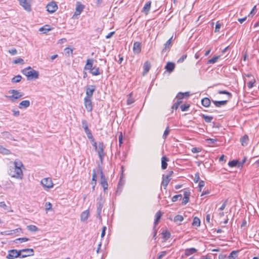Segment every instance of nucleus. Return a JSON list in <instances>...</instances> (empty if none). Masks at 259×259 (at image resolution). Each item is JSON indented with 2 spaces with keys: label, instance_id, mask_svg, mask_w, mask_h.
Returning <instances> with one entry per match:
<instances>
[{
  "label": "nucleus",
  "instance_id": "nucleus-1",
  "mask_svg": "<svg viewBox=\"0 0 259 259\" xmlns=\"http://www.w3.org/2000/svg\"><path fill=\"white\" fill-rule=\"evenodd\" d=\"M33 255V250L32 249H23L19 251L16 249H11L9 250L8 254L6 257L8 259H14L18 257L24 258Z\"/></svg>",
  "mask_w": 259,
  "mask_h": 259
},
{
  "label": "nucleus",
  "instance_id": "nucleus-2",
  "mask_svg": "<svg viewBox=\"0 0 259 259\" xmlns=\"http://www.w3.org/2000/svg\"><path fill=\"white\" fill-rule=\"evenodd\" d=\"M14 166L9 169V174L13 178L22 179L23 176V172L21 168L23 166L20 161H15L14 162Z\"/></svg>",
  "mask_w": 259,
  "mask_h": 259
},
{
  "label": "nucleus",
  "instance_id": "nucleus-3",
  "mask_svg": "<svg viewBox=\"0 0 259 259\" xmlns=\"http://www.w3.org/2000/svg\"><path fill=\"white\" fill-rule=\"evenodd\" d=\"M22 73L27 77L28 80L38 78V72L32 69L30 67L24 68L22 71Z\"/></svg>",
  "mask_w": 259,
  "mask_h": 259
},
{
  "label": "nucleus",
  "instance_id": "nucleus-4",
  "mask_svg": "<svg viewBox=\"0 0 259 259\" xmlns=\"http://www.w3.org/2000/svg\"><path fill=\"white\" fill-rule=\"evenodd\" d=\"M98 168H99V171H100V173L101 175L100 184L101 185L102 187H103L104 192H105L108 189V186L107 180L105 178V177L103 174L101 166L99 165Z\"/></svg>",
  "mask_w": 259,
  "mask_h": 259
},
{
  "label": "nucleus",
  "instance_id": "nucleus-5",
  "mask_svg": "<svg viewBox=\"0 0 259 259\" xmlns=\"http://www.w3.org/2000/svg\"><path fill=\"white\" fill-rule=\"evenodd\" d=\"M40 184L42 186L45 190H48L53 188L54 184L51 178H45L42 179L40 181Z\"/></svg>",
  "mask_w": 259,
  "mask_h": 259
},
{
  "label": "nucleus",
  "instance_id": "nucleus-6",
  "mask_svg": "<svg viewBox=\"0 0 259 259\" xmlns=\"http://www.w3.org/2000/svg\"><path fill=\"white\" fill-rule=\"evenodd\" d=\"M104 203V200L100 197L97 198V217L99 219L101 220V211Z\"/></svg>",
  "mask_w": 259,
  "mask_h": 259
},
{
  "label": "nucleus",
  "instance_id": "nucleus-7",
  "mask_svg": "<svg viewBox=\"0 0 259 259\" xmlns=\"http://www.w3.org/2000/svg\"><path fill=\"white\" fill-rule=\"evenodd\" d=\"M104 148L105 146L103 143L99 142L97 150H96V151L98 153L101 163H103V158L105 155V153H104Z\"/></svg>",
  "mask_w": 259,
  "mask_h": 259
},
{
  "label": "nucleus",
  "instance_id": "nucleus-8",
  "mask_svg": "<svg viewBox=\"0 0 259 259\" xmlns=\"http://www.w3.org/2000/svg\"><path fill=\"white\" fill-rule=\"evenodd\" d=\"M9 93H12V95L11 96H7V97L12 101H14V99H19L24 96L23 93L20 92L19 91L16 90H10Z\"/></svg>",
  "mask_w": 259,
  "mask_h": 259
},
{
  "label": "nucleus",
  "instance_id": "nucleus-9",
  "mask_svg": "<svg viewBox=\"0 0 259 259\" xmlns=\"http://www.w3.org/2000/svg\"><path fill=\"white\" fill-rule=\"evenodd\" d=\"M20 5L27 11H31V0H18Z\"/></svg>",
  "mask_w": 259,
  "mask_h": 259
},
{
  "label": "nucleus",
  "instance_id": "nucleus-10",
  "mask_svg": "<svg viewBox=\"0 0 259 259\" xmlns=\"http://www.w3.org/2000/svg\"><path fill=\"white\" fill-rule=\"evenodd\" d=\"M84 104L85 109L88 112H91L93 110V103L91 98L85 97L84 98Z\"/></svg>",
  "mask_w": 259,
  "mask_h": 259
},
{
  "label": "nucleus",
  "instance_id": "nucleus-11",
  "mask_svg": "<svg viewBox=\"0 0 259 259\" xmlns=\"http://www.w3.org/2000/svg\"><path fill=\"white\" fill-rule=\"evenodd\" d=\"M96 87L95 85H88L86 87V95L85 97L91 98L93 96L94 92L95 91Z\"/></svg>",
  "mask_w": 259,
  "mask_h": 259
},
{
  "label": "nucleus",
  "instance_id": "nucleus-12",
  "mask_svg": "<svg viewBox=\"0 0 259 259\" xmlns=\"http://www.w3.org/2000/svg\"><path fill=\"white\" fill-rule=\"evenodd\" d=\"M172 36L164 44V47L162 50V53H164L166 52H168L172 45Z\"/></svg>",
  "mask_w": 259,
  "mask_h": 259
},
{
  "label": "nucleus",
  "instance_id": "nucleus-13",
  "mask_svg": "<svg viewBox=\"0 0 259 259\" xmlns=\"http://www.w3.org/2000/svg\"><path fill=\"white\" fill-rule=\"evenodd\" d=\"M47 11L50 13H53L58 9V6L55 2H51L47 6Z\"/></svg>",
  "mask_w": 259,
  "mask_h": 259
},
{
  "label": "nucleus",
  "instance_id": "nucleus-14",
  "mask_svg": "<svg viewBox=\"0 0 259 259\" xmlns=\"http://www.w3.org/2000/svg\"><path fill=\"white\" fill-rule=\"evenodd\" d=\"M141 51V43L135 42L133 45V52L135 54H139Z\"/></svg>",
  "mask_w": 259,
  "mask_h": 259
},
{
  "label": "nucleus",
  "instance_id": "nucleus-15",
  "mask_svg": "<svg viewBox=\"0 0 259 259\" xmlns=\"http://www.w3.org/2000/svg\"><path fill=\"white\" fill-rule=\"evenodd\" d=\"M90 73L94 76H97L102 73V70H100L99 68L96 66L93 67L90 70Z\"/></svg>",
  "mask_w": 259,
  "mask_h": 259
},
{
  "label": "nucleus",
  "instance_id": "nucleus-16",
  "mask_svg": "<svg viewBox=\"0 0 259 259\" xmlns=\"http://www.w3.org/2000/svg\"><path fill=\"white\" fill-rule=\"evenodd\" d=\"M93 63H94V59H87L86 64L84 67V69L90 70V69H91L93 67Z\"/></svg>",
  "mask_w": 259,
  "mask_h": 259
},
{
  "label": "nucleus",
  "instance_id": "nucleus-17",
  "mask_svg": "<svg viewBox=\"0 0 259 259\" xmlns=\"http://www.w3.org/2000/svg\"><path fill=\"white\" fill-rule=\"evenodd\" d=\"M30 104L29 100H23L19 103L18 107L20 109H26L30 106Z\"/></svg>",
  "mask_w": 259,
  "mask_h": 259
},
{
  "label": "nucleus",
  "instance_id": "nucleus-18",
  "mask_svg": "<svg viewBox=\"0 0 259 259\" xmlns=\"http://www.w3.org/2000/svg\"><path fill=\"white\" fill-rule=\"evenodd\" d=\"M151 2L148 1L144 5L142 12H144L146 15H147L149 13L151 8Z\"/></svg>",
  "mask_w": 259,
  "mask_h": 259
},
{
  "label": "nucleus",
  "instance_id": "nucleus-19",
  "mask_svg": "<svg viewBox=\"0 0 259 259\" xmlns=\"http://www.w3.org/2000/svg\"><path fill=\"white\" fill-rule=\"evenodd\" d=\"M227 100H224V101H215V100H212V102L215 105V106L217 107H221L222 106H224L227 104L228 102Z\"/></svg>",
  "mask_w": 259,
  "mask_h": 259
},
{
  "label": "nucleus",
  "instance_id": "nucleus-20",
  "mask_svg": "<svg viewBox=\"0 0 259 259\" xmlns=\"http://www.w3.org/2000/svg\"><path fill=\"white\" fill-rule=\"evenodd\" d=\"M175 68V64L172 62H168L165 66V69L168 72H171Z\"/></svg>",
  "mask_w": 259,
  "mask_h": 259
},
{
  "label": "nucleus",
  "instance_id": "nucleus-21",
  "mask_svg": "<svg viewBox=\"0 0 259 259\" xmlns=\"http://www.w3.org/2000/svg\"><path fill=\"white\" fill-rule=\"evenodd\" d=\"M84 9V6L78 3L75 9L74 15H79Z\"/></svg>",
  "mask_w": 259,
  "mask_h": 259
},
{
  "label": "nucleus",
  "instance_id": "nucleus-22",
  "mask_svg": "<svg viewBox=\"0 0 259 259\" xmlns=\"http://www.w3.org/2000/svg\"><path fill=\"white\" fill-rule=\"evenodd\" d=\"M89 213H90L89 210L88 209L83 211L81 213V215H80L81 221H82V222L85 221L88 219V217L89 216Z\"/></svg>",
  "mask_w": 259,
  "mask_h": 259
},
{
  "label": "nucleus",
  "instance_id": "nucleus-23",
  "mask_svg": "<svg viewBox=\"0 0 259 259\" xmlns=\"http://www.w3.org/2000/svg\"><path fill=\"white\" fill-rule=\"evenodd\" d=\"M150 68H151L150 62H149L148 61H146L144 63V65H143V69H144L143 74H145L149 72Z\"/></svg>",
  "mask_w": 259,
  "mask_h": 259
},
{
  "label": "nucleus",
  "instance_id": "nucleus-24",
  "mask_svg": "<svg viewBox=\"0 0 259 259\" xmlns=\"http://www.w3.org/2000/svg\"><path fill=\"white\" fill-rule=\"evenodd\" d=\"M169 160L168 158L165 156H163L161 158V168L162 169H165L167 168V162Z\"/></svg>",
  "mask_w": 259,
  "mask_h": 259
},
{
  "label": "nucleus",
  "instance_id": "nucleus-25",
  "mask_svg": "<svg viewBox=\"0 0 259 259\" xmlns=\"http://www.w3.org/2000/svg\"><path fill=\"white\" fill-rule=\"evenodd\" d=\"M162 216V213L160 211H158L156 212L155 214V219L154 222V229L155 228L156 226L158 224L161 217Z\"/></svg>",
  "mask_w": 259,
  "mask_h": 259
},
{
  "label": "nucleus",
  "instance_id": "nucleus-26",
  "mask_svg": "<svg viewBox=\"0 0 259 259\" xmlns=\"http://www.w3.org/2000/svg\"><path fill=\"white\" fill-rule=\"evenodd\" d=\"M211 103L210 100L208 98H204L201 100V104L205 107H208L210 106Z\"/></svg>",
  "mask_w": 259,
  "mask_h": 259
},
{
  "label": "nucleus",
  "instance_id": "nucleus-27",
  "mask_svg": "<svg viewBox=\"0 0 259 259\" xmlns=\"http://www.w3.org/2000/svg\"><path fill=\"white\" fill-rule=\"evenodd\" d=\"M197 251V250L195 248H187L185 250V254L186 256H189Z\"/></svg>",
  "mask_w": 259,
  "mask_h": 259
},
{
  "label": "nucleus",
  "instance_id": "nucleus-28",
  "mask_svg": "<svg viewBox=\"0 0 259 259\" xmlns=\"http://www.w3.org/2000/svg\"><path fill=\"white\" fill-rule=\"evenodd\" d=\"M170 180V179L168 177L163 176L161 185L163 186L164 189H165L166 188Z\"/></svg>",
  "mask_w": 259,
  "mask_h": 259
},
{
  "label": "nucleus",
  "instance_id": "nucleus-29",
  "mask_svg": "<svg viewBox=\"0 0 259 259\" xmlns=\"http://www.w3.org/2000/svg\"><path fill=\"white\" fill-rule=\"evenodd\" d=\"M2 135L4 138L8 139L11 140H14L12 135L9 132H4L2 133Z\"/></svg>",
  "mask_w": 259,
  "mask_h": 259
},
{
  "label": "nucleus",
  "instance_id": "nucleus-30",
  "mask_svg": "<svg viewBox=\"0 0 259 259\" xmlns=\"http://www.w3.org/2000/svg\"><path fill=\"white\" fill-rule=\"evenodd\" d=\"M200 116L202 117V118L205 120V121L207 123H210L212 121L213 119V117L211 116L206 115L204 114H201Z\"/></svg>",
  "mask_w": 259,
  "mask_h": 259
},
{
  "label": "nucleus",
  "instance_id": "nucleus-31",
  "mask_svg": "<svg viewBox=\"0 0 259 259\" xmlns=\"http://www.w3.org/2000/svg\"><path fill=\"white\" fill-rule=\"evenodd\" d=\"M93 177H92V181L91 184L93 185V189H94L95 185L96 184V181H97V174L96 171L94 169L93 170Z\"/></svg>",
  "mask_w": 259,
  "mask_h": 259
},
{
  "label": "nucleus",
  "instance_id": "nucleus-32",
  "mask_svg": "<svg viewBox=\"0 0 259 259\" xmlns=\"http://www.w3.org/2000/svg\"><path fill=\"white\" fill-rule=\"evenodd\" d=\"M81 124H82V127L84 129L85 133L90 131V129L89 128L88 123L86 120H85V119L82 120Z\"/></svg>",
  "mask_w": 259,
  "mask_h": 259
},
{
  "label": "nucleus",
  "instance_id": "nucleus-33",
  "mask_svg": "<svg viewBox=\"0 0 259 259\" xmlns=\"http://www.w3.org/2000/svg\"><path fill=\"white\" fill-rule=\"evenodd\" d=\"M238 251H232L228 256L227 259H235L237 257Z\"/></svg>",
  "mask_w": 259,
  "mask_h": 259
},
{
  "label": "nucleus",
  "instance_id": "nucleus-34",
  "mask_svg": "<svg viewBox=\"0 0 259 259\" xmlns=\"http://www.w3.org/2000/svg\"><path fill=\"white\" fill-rule=\"evenodd\" d=\"M248 141V138L247 135H244L241 138L240 141L242 146H245L247 145Z\"/></svg>",
  "mask_w": 259,
  "mask_h": 259
},
{
  "label": "nucleus",
  "instance_id": "nucleus-35",
  "mask_svg": "<svg viewBox=\"0 0 259 259\" xmlns=\"http://www.w3.org/2000/svg\"><path fill=\"white\" fill-rule=\"evenodd\" d=\"M218 93L219 94H225L227 95L228 99H230L232 98V94L227 91H223V90H219L218 91Z\"/></svg>",
  "mask_w": 259,
  "mask_h": 259
},
{
  "label": "nucleus",
  "instance_id": "nucleus-36",
  "mask_svg": "<svg viewBox=\"0 0 259 259\" xmlns=\"http://www.w3.org/2000/svg\"><path fill=\"white\" fill-rule=\"evenodd\" d=\"M27 229L31 232H36L38 231V228L35 225H28L27 226Z\"/></svg>",
  "mask_w": 259,
  "mask_h": 259
},
{
  "label": "nucleus",
  "instance_id": "nucleus-37",
  "mask_svg": "<svg viewBox=\"0 0 259 259\" xmlns=\"http://www.w3.org/2000/svg\"><path fill=\"white\" fill-rule=\"evenodd\" d=\"M192 225L194 226H199L200 225V219L197 217H194L192 222Z\"/></svg>",
  "mask_w": 259,
  "mask_h": 259
},
{
  "label": "nucleus",
  "instance_id": "nucleus-38",
  "mask_svg": "<svg viewBox=\"0 0 259 259\" xmlns=\"http://www.w3.org/2000/svg\"><path fill=\"white\" fill-rule=\"evenodd\" d=\"M0 153L8 155L10 153V151L0 145Z\"/></svg>",
  "mask_w": 259,
  "mask_h": 259
},
{
  "label": "nucleus",
  "instance_id": "nucleus-39",
  "mask_svg": "<svg viewBox=\"0 0 259 259\" xmlns=\"http://www.w3.org/2000/svg\"><path fill=\"white\" fill-rule=\"evenodd\" d=\"M255 83V79H254V77H253L251 80L249 81L247 83V87L249 88V89H251L253 87H254V83Z\"/></svg>",
  "mask_w": 259,
  "mask_h": 259
},
{
  "label": "nucleus",
  "instance_id": "nucleus-40",
  "mask_svg": "<svg viewBox=\"0 0 259 259\" xmlns=\"http://www.w3.org/2000/svg\"><path fill=\"white\" fill-rule=\"evenodd\" d=\"M21 79H22L21 76L20 75H18L14 76L13 78H12V82L13 83H17V82H20L21 81Z\"/></svg>",
  "mask_w": 259,
  "mask_h": 259
},
{
  "label": "nucleus",
  "instance_id": "nucleus-41",
  "mask_svg": "<svg viewBox=\"0 0 259 259\" xmlns=\"http://www.w3.org/2000/svg\"><path fill=\"white\" fill-rule=\"evenodd\" d=\"M128 99L127 100V105H131L132 104H133L134 102H135V100L134 99L132 98V93H130L128 96Z\"/></svg>",
  "mask_w": 259,
  "mask_h": 259
},
{
  "label": "nucleus",
  "instance_id": "nucleus-42",
  "mask_svg": "<svg viewBox=\"0 0 259 259\" xmlns=\"http://www.w3.org/2000/svg\"><path fill=\"white\" fill-rule=\"evenodd\" d=\"M162 234L163 235V238L165 240L168 239L170 237V234L169 232H167V231H163L162 232Z\"/></svg>",
  "mask_w": 259,
  "mask_h": 259
},
{
  "label": "nucleus",
  "instance_id": "nucleus-43",
  "mask_svg": "<svg viewBox=\"0 0 259 259\" xmlns=\"http://www.w3.org/2000/svg\"><path fill=\"white\" fill-rule=\"evenodd\" d=\"M169 132H170L169 127V126H167L165 130L164 131V133L162 136V138L163 139L165 140L166 139L167 136L169 135Z\"/></svg>",
  "mask_w": 259,
  "mask_h": 259
},
{
  "label": "nucleus",
  "instance_id": "nucleus-44",
  "mask_svg": "<svg viewBox=\"0 0 259 259\" xmlns=\"http://www.w3.org/2000/svg\"><path fill=\"white\" fill-rule=\"evenodd\" d=\"M184 220V218L182 215L178 214L176 215L174 218V222H182Z\"/></svg>",
  "mask_w": 259,
  "mask_h": 259
},
{
  "label": "nucleus",
  "instance_id": "nucleus-45",
  "mask_svg": "<svg viewBox=\"0 0 259 259\" xmlns=\"http://www.w3.org/2000/svg\"><path fill=\"white\" fill-rule=\"evenodd\" d=\"M219 58V56H215L212 57L211 59L208 60L207 63L208 64H213L215 63L218 59Z\"/></svg>",
  "mask_w": 259,
  "mask_h": 259
},
{
  "label": "nucleus",
  "instance_id": "nucleus-46",
  "mask_svg": "<svg viewBox=\"0 0 259 259\" xmlns=\"http://www.w3.org/2000/svg\"><path fill=\"white\" fill-rule=\"evenodd\" d=\"M190 107V104H185L181 106V109L182 111H187Z\"/></svg>",
  "mask_w": 259,
  "mask_h": 259
},
{
  "label": "nucleus",
  "instance_id": "nucleus-47",
  "mask_svg": "<svg viewBox=\"0 0 259 259\" xmlns=\"http://www.w3.org/2000/svg\"><path fill=\"white\" fill-rule=\"evenodd\" d=\"M19 230H20V228H18L15 230H11L9 231H6L5 234L6 235H12V234L15 233L16 232H19Z\"/></svg>",
  "mask_w": 259,
  "mask_h": 259
},
{
  "label": "nucleus",
  "instance_id": "nucleus-48",
  "mask_svg": "<svg viewBox=\"0 0 259 259\" xmlns=\"http://www.w3.org/2000/svg\"><path fill=\"white\" fill-rule=\"evenodd\" d=\"M238 163V161L237 160H232L229 162L228 165L230 167H235L236 166Z\"/></svg>",
  "mask_w": 259,
  "mask_h": 259
},
{
  "label": "nucleus",
  "instance_id": "nucleus-49",
  "mask_svg": "<svg viewBox=\"0 0 259 259\" xmlns=\"http://www.w3.org/2000/svg\"><path fill=\"white\" fill-rule=\"evenodd\" d=\"M85 134L87 135V137L89 139L91 140V141H93L95 139L92 135V134L91 133V131L90 130L88 132H85Z\"/></svg>",
  "mask_w": 259,
  "mask_h": 259
},
{
  "label": "nucleus",
  "instance_id": "nucleus-50",
  "mask_svg": "<svg viewBox=\"0 0 259 259\" xmlns=\"http://www.w3.org/2000/svg\"><path fill=\"white\" fill-rule=\"evenodd\" d=\"M182 197V195L181 194H178L175 195L172 197L171 200L172 202H176L178 199H181Z\"/></svg>",
  "mask_w": 259,
  "mask_h": 259
},
{
  "label": "nucleus",
  "instance_id": "nucleus-51",
  "mask_svg": "<svg viewBox=\"0 0 259 259\" xmlns=\"http://www.w3.org/2000/svg\"><path fill=\"white\" fill-rule=\"evenodd\" d=\"M187 57V54L183 55L178 60V63H181L184 62Z\"/></svg>",
  "mask_w": 259,
  "mask_h": 259
},
{
  "label": "nucleus",
  "instance_id": "nucleus-52",
  "mask_svg": "<svg viewBox=\"0 0 259 259\" xmlns=\"http://www.w3.org/2000/svg\"><path fill=\"white\" fill-rule=\"evenodd\" d=\"M13 63L15 64H18V63L24 64V60L22 58H18V59L14 60Z\"/></svg>",
  "mask_w": 259,
  "mask_h": 259
},
{
  "label": "nucleus",
  "instance_id": "nucleus-53",
  "mask_svg": "<svg viewBox=\"0 0 259 259\" xmlns=\"http://www.w3.org/2000/svg\"><path fill=\"white\" fill-rule=\"evenodd\" d=\"M189 201V198L187 196H184L182 202V205H186Z\"/></svg>",
  "mask_w": 259,
  "mask_h": 259
},
{
  "label": "nucleus",
  "instance_id": "nucleus-54",
  "mask_svg": "<svg viewBox=\"0 0 259 259\" xmlns=\"http://www.w3.org/2000/svg\"><path fill=\"white\" fill-rule=\"evenodd\" d=\"M0 207L3 208L5 210L8 211V207L4 201L0 202Z\"/></svg>",
  "mask_w": 259,
  "mask_h": 259
},
{
  "label": "nucleus",
  "instance_id": "nucleus-55",
  "mask_svg": "<svg viewBox=\"0 0 259 259\" xmlns=\"http://www.w3.org/2000/svg\"><path fill=\"white\" fill-rule=\"evenodd\" d=\"M227 202H228V200H227V199H226V200L223 202V204L222 205V206L219 208V210H223L225 208V207H226V205H227Z\"/></svg>",
  "mask_w": 259,
  "mask_h": 259
},
{
  "label": "nucleus",
  "instance_id": "nucleus-56",
  "mask_svg": "<svg viewBox=\"0 0 259 259\" xmlns=\"http://www.w3.org/2000/svg\"><path fill=\"white\" fill-rule=\"evenodd\" d=\"M176 98L179 100H182V99H183L184 98V94H183V93H181V92L177 94Z\"/></svg>",
  "mask_w": 259,
  "mask_h": 259
},
{
  "label": "nucleus",
  "instance_id": "nucleus-57",
  "mask_svg": "<svg viewBox=\"0 0 259 259\" xmlns=\"http://www.w3.org/2000/svg\"><path fill=\"white\" fill-rule=\"evenodd\" d=\"M166 253L165 251L161 252L160 254L157 256V259H162V257L166 254Z\"/></svg>",
  "mask_w": 259,
  "mask_h": 259
},
{
  "label": "nucleus",
  "instance_id": "nucleus-58",
  "mask_svg": "<svg viewBox=\"0 0 259 259\" xmlns=\"http://www.w3.org/2000/svg\"><path fill=\"white\" fill-rule=\"evenodd\" d=\"M45 206H46V210L47 211H48L49 210L51 209L52 205L50 202H48L46 203Z\"/></svg>",
  "mask_w": 259,
  "mask_h": 259
},
{
  "label": "nucleus",
  "instance_id": "nucleus-59",
  "mask_svg": "<svg viewBox=\"0 0 259 259\" xmlns=\"http://www.w3.org/2000/svg\"><path fill=\"white\" fill-rule=\"evenodd\" d=\"M221 26V24L220 23H219V22H218L215 25L214 32H219Z\"/></svg>",
  "mask_w": 259,
  "mask_h": 259
},
{
  "label": "nucleus",
  "instance_id": "nucleus-60",
  "mask_svg": "<svg viewBox=\"0 0 259 259\" xmlns=\"http://www.w3.org/2000/svg\"><path fill=\"white\" fill-rule=\"evenodd\" d=\"M204 185H205V182L201 180L200 181H199V191H201L202 188L204 186Z\"/></svg>",
  "mask_w": 259,
  "mask_h": 259
},
{
  "label": "nucleus",
  "instance_id": "nucleus-61",
  "mask_svg": "<svg viewBox=\"0 0 259 259\" xmlns=\"http://www.w3.org/2000/svg\"><path fill=\"white\" fill-rule=\"evenodd\" d=\"M191 152L193 153H196L200 152V149L197 147H193L191 149Z\"/></svg>",
  "mask_w": 259,
  "mask_h": 259
},
{
  "label": "nucleus",
  "instance_id": "nucleus-62",
  "mask_svg": "<svg viewBox=\"0 0 259 259\" xmlns=\"http://www.w3.org/2000/svg\"><path fill=\"white\" fill-rule=\"evenodd\" d=\"M199 175L198 173H196L195 175V177L194 178V182L196 183L199 181Z\"/></svg>",
  "mask_w": 259,
  "mask_h": 259
},
{
  "label": "nucleus",
  "instance_id": "nucleus-63",
  "mask_svg": "<svg viewBox=\"0 0 259 259\" xmlns=\"http://www.w3.org/2000/svg\"><path fill=\"white\" fill-rule=\"evenodd\" d=\"M29 239L28 238L26 237H23V238H19L16 239V240H19L20 241L21 243L24 242L26 241H28Z\"/></svg>",
  "mask_w": 259,
  "mask_h": 259
},
{
  "label": "nucleus",
  "instance_id": "nucleus-64",
  "mask_svg": "<svg viewBox=\"0 0 259 259\" xmlns=\"http://www.w3.org/2000/svg\"><path fill=\"white\" fill-rule=\"evenodd\" d=\"M9 52L12 55H16L17 53V50L15 49H12L11 50H9Z\"/></svg>",
  "mask_w": 259,
  "mask_h": 259
}]
</instances>
